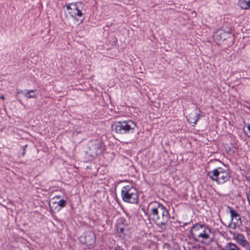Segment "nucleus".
<instances>
[{"label": "nucleus", "instance_id": "1", "mask_svg": "<svg viewBox=\"0 0 250 250\" xmlns=\"http://www.w3.org/2000/svg\"><path fill=\"white\" fill-rule=\"evenodd\" d=\"M150 216L155 224L161 229H166L170 216L166 207L157 202H152L148 206Z\"/></svg>", "mask_w": 250, "mask_h": 250}, {"label": "nucleus", "instance_id": "2", "mask_svg": "<svg viewBox=\"0 0 250 250\" xmlns=\"http://www.w3.org/2000/svg\"><path fill=\"white\" fill-rule=\"evenodd\" d=\"M136 124L131 120H123L114 122L111 129L116 134L124 136L134 133L136 128Z\"/></svg>", "mask_w": 250, "mask_h": 250}, {"label": "nucleus", "instance_id": "3", "mask_svg": "<svg viewBox=\"0 0 250 250\" xmlns=\"http://www.w3.org/2000/svg\"><path fill=\"white\" fill-rule=\"evenodd\" d=\"M121 197L123 201L130 204H137L139 200L137 189L131 185L123 187Z\"/></svg>", "mask_w": 250, "mask_h": 250}, {"label": "nucleus", "instance_id": "4", "mask_svg": "<svg viewBox=\"0 0 250 250\" xmlns=\"http://www.w3.org/2000/svg\"><path fill=\"white\" fill-rule=\"evenodd\" d=\"M208 175L218 184H223L229 181L230 175L229 171L222 167H218L208 172Z\"/></svg>", "mask_w": 250, "mask_h": 250}, {"label": "nucleus", "instance_id": "5", "mask_svg": "<svg viewBox=\"0 0 250 250\" xmlns=\"http://www.w3.org/2000/svg\"><path fill=\"white\" fill-rule=\"evenodd\" d=\"M104 149V145L100 140H92L88 144V149L85 151L89 160H92L101 154Z\"/></svg>", "mask_w": 250, "mask_h": 250}, {"label": "nucleus", "instance_id": "6", "mask_svg": "<svg viewBox=\"0 0 250 250\" xmlns=\"http://www.w3.org/2000/svg\"><path fill=\"white\" fill-rule=\"evenodd\" d=\"M232 36L231 30L227 31L221 28L217 29L213 34V38L217 44H219L227 39L230 38Z\"/></svg>", "mask_w": 250, "mask_h": 250}, {"label": "nucleus", "instance_id": "7", "mask_svg": "<svg viewBox=\"0 0 250 250\" xmlns=\"http://www.w3.org/2000/svg\"><path fill=\"white\" fill-rule=\"evenodd\" d=\"M79 239L81 244L86 245L87 247H92L95 243L96 236L94 232L89 231L81 236Z\"/></svg>", "mask_w": 250, "mask_h": 250}, {"label": "nucleus", "instance_id": "8", "mask_svg": "<svg viewBox=\"0 0 250 250\" xmlns=\"http://www.w3.org/2000/svg\"><path fill=\"white\" fill-rule=\"evenodd\" d=\"M211 233L210 229L208 226L205 225L204 229L199 234L198 239H200V241H198V242H200L206 245H209L213 241V238L210 237Z\"/></svg>", "mask_w": 250, "mask_h": 250}, {"label": "nucleus", "instance_id": "9", "mask_svg": "<svg viewBox=\"0 0 250 250\" xmlns=\"http://www.w3.org/2000/svg\"><path fill=\"white\" fill-rule=\"evenodd\" d=\"M227 208L229 209V213L231 216V222L235 219L236 222H234V227H235L237 225H240L242 223L240 215L235 210L233 209L230 207L228 206Z\"/></svg>", "mask_w": 250, "mask_h": 250}, {"label": "nucleus", "instance_id": "10", "mask_svg": "<svg viewBox=\"0 0 250 250\" xmlns=\"http://www.w3.org/2000/svg\"><path fill=\"white\" fill-rule=\"evenodd\" d=\"M36 90H24L21 91L20 92H18L19 93H21L25 98L27 99L30 98H36L37 97V94L35 93Z\"/></svg>", "mask_w": 250, "mask_h": 250}, {"label": "nucleus", "instance_id": "11", "mask_svg": "<svg viewBox=\"0 0 250 250\" xmlns=\"http://www.w3.org/2000/svg\"><path fill=\"white\" fill-rule=\"evenodd\" d=\"M221 250H241L240 248L235 244L229 242L221 248Z\"/></svg>", "mask_w": 250, "mask_h": 250}, {"label": "nucleus", "instance_id": "12", "mask_svg": "<svg viewBox=\"0 0 250 250\" xmlns=\"http://www.w3.org/2000/svg\"><path fill=\"white\" fill-rule=\"evenodd\" d=\"M199 114L195 113L194 116H193L192 114L189 115V116L187 117V120L189 123L193 124L192 126H194L197 124L199 119Z\"/></svg>", "mask_w": 250, "mask_h": 250}, {"label": "nucleus", "instance_id": "13", "mask_svg": "<svg viewBox=\"0 0 250 250\" xmlns=\"http://www.w3.org/2000/svg\"><path fill=\"white\" fill-rule=\"evenodd\" d=\"M250 0H238V5L243 9H248Z\"/></svg>", "mask_w": 250, "mask_h": 250}, {"label": "nucleus", "instance_id": "14", "mask_svg": "<svg viewBox=\"0 0 250 250\" xmlns=\"http://www.w3.org/2000/svg\"><path fill=\"white\" fill-rule=\"evenodd\" d=\"M205 226V224H200L199 223L195 224L191 228L190 230V234L194 233L195 232H196L198 230H200V229L204 228Z\"/></svg>", "mask_w": 250, "mask_h": 250}, {"label": "nucleus", "instance_id": "15", "mask_svg": "<svg viewBox=\"0 0 250 250\" xmlns=\"http://www.w3.org/2000/svg\"><path fill=\"white\" fill-rule=\"evenodd\" d=\"M204 229V228H202L200 229V230H198L194 233H192L190 234V238H192L194 241L198 242V241H200V239H198V237L199 236V234L200 233H201L202 231Z\"/></svg>", "mask_w": 250, "mask_h": 250}, {"label": "nucleus", "instance_id": "16", "mask_svg": "<svg viewBox=\"0 0 250 250\" xmlns=\"http://www.w3.org/2000/svg\"><path fill=\"white\" fill-rule=\"evenodd\" d=\"M244 124L245 127L250 126V114L247 115L244 120Z\"/></svg>", "mask_w": 250, "mask_h": 250}, {"label": "nucleus", "instance_id": "17", "mask_svg": "<svg viewBox=\"0 0 250 250\" xmlns=\"http://www.w3.org/2000/svg\"><path fill=\"white\" fill-rule=\"evenodd\" d=\"M58 205L61 208H64L66 205V201L64 199H61L57 202Z\"/></svg>", "mask_w": 250, "mask_h": 250}, {"label": "nucleus", "instance_id": "18", "mask_svg": "<svg viewBox=\"0 0 250 250\" xmlns=\"http://www.w3.org/2000/svg\"><path fill=\"white\" fill-rule=\"evenodd\" d=\"M117 230L118 233H124L125 229L123 227L119 226L117 227Z\"/></svg>", "mask_w": 250, "mask_h": 250}, {"label": "nucleus", "instance_id": "19", "mask_svg": "<svg viewBox=\"0 0 250 250\" xmlns=\"http://www.w3.org/2000/svg\"><path fill=\"white\" fill-rule=\"evenodd\" d=\"M75 10L76 11V13H74V15L75 16H78V17H82L83 16V13L82 12H81V11L78 8V7L77 8V9H75Z\"/></svg>", "mask_w": 250, "mask_h": 250}, {"label": "nucleus", "instance_id": "20", "mask_svg": "<svg viewBox=\"0 0 250 250\" xmlns=\"http://www.w3.org/2000/svg\"><path fill=\"white\" fill-rule=\"evenodd\" d=\"M246 195L248 199V201L249 202V204L250 205V190H249L246 193Z\"/></svg>", "mask_w": 250, "mask_h": 250}, {"label": "nucleus", "instance_id": "21", "mask_svg": "<svg viewBox=\"0 0 250 250\" xmlns=\"http://www.w3.org/2000/svg\"><path fill=\"white\" fill-rule=\"evenodd\" d=\"M27 146V145H25V146H21V148H22V150H23V151H22V154H21L22 156H24V155H25V149H26Z\"/></svg>", "mask_w": 250, "mask_h": 250}, {"label": "nucleus", "instance_id": "22", "mask_svg": "<svg viewBox=\"0 0 250 250\" xmlns=\"http://www.w3.org/2000/svg\"><path fill=\"white\" fill-rule=\"evenodd\" d=\"M247 131L246 132V131H245V132H246L248 137L249 138H250V126L247 127Z\"/></svg>", "mask_w": 250, "mask_h": 250}, {"label": "nucleus", "instance_id": "23", "mask_svg": "<svg viewBox=\"0 0 250 250\" xmlns=\"http://www.w3.org/2000/svg\"><path fill=\"white\" fill-rule=\"evenodd\" d=\"M77 3H76L75 4L71 3V6H72L71 8H72V9L75 10L77 9L78 6H77Z\"/></svg>", "mask_w": 250, "mask_h": 250}, {"label": "nucleus", "instance_id": "24", "mask_svg": "<svg viewBox=\"0 0 250 250\" xmlns=\"http://www.w3.org/2000/svg\"><path fill=\"white\" fill-rule=\"evenodd\" d=\"M71 3H68L66 4V7L67 10H72V8L71 7Z\"/></svg>", "mask_w": 250, "mask_h": 250}, {"label": "nucleus", "instance_id": "25", "mask_svg": "<svg viewBox=\"0 0 250 250\" xmlns=\"http://www.w3.org/2000/svg\"><path fill=\"white\" fill-rule=\"evenodd\" d=\"M4 56H5L4 55H1L0 56V60H2V62H4L5 61V60L4 59V58L3 57Z\"/></svg>", "mask_w": 250, "mask_h": 250}, {"label": "nucleus", "instance_id": "26", "mask_svg": "<svg viewBox=\"0 0 250 250\" xmlns=\"http://www.w3.org/2000/svg\"><path fill=\"white\" fill-rule=\"evenodd\" d=\"M0 99H4V96L3 95H1L0 97Z\"/></svg>", "mask_w": 250, "mask_h": 250}, {"label": "nucleus", "instance_id": "27", "mask_svg": "<svg viewBox=\"0 0 250 250\" xmlns=\"http://www.w3.org/2000/svg\"><path fill=\"white\" fill-rule=\"evenodd\" d=\"M55 197H56V198H60V196H56Z\"/></svg>", "mask_w": 250, "mask_h": 250}, {"label": "nucleus", "instance_id": "28", "mask_svg": "<svg viewBox=\"0 0 250 250\" xmlns=\"http://www.w3.org/2000/svg\"><path fill=\"white\" fill-rule=\"evenodd\" d=\"M78 3L81 4H82V2H79Z\"/></svg>", "mask_w": 250, "mask_h": 250}, {"label": "nucleus", "instance_id": "29", "mask_svg": "<svg viewBox=\"0 0 250 250\" xmlns=\"http://www.w3.org/2000/svg\"><path fill=\"white\" fill-rule=\"evenodd\" d=\"M114 250H116V249H115Z\"/></svg>", "mask_w": 250, "mask_h": 250}]
</instances>
